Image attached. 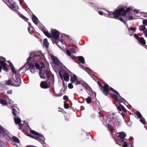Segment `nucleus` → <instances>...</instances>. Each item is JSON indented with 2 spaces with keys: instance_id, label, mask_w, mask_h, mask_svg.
Listing matches in <instances>:
<instances>
[{
  "instance_id": "36",
  "label": "nucleus",
  "mask_w": 147,
  "mask_h": 147,
  "mask_svg": "<svg viewBox=\"0 0 147 147\" xmlns=\"http://www.w3.org/2000/svg\"><path fill=\"white\" fill-rule=\"evenodd\" d=\"M143 33L144 34L145 36L147 37V29L143 31Z\"/></svg>"
},
{
  "instance_id": "23",
  "label": "nucleus",
  "mask_w": 147,
  "mask_h": 147,
  "mask_svg": "<svg viewBox=\"0 0 147 147\" xmlns=\"http://www.w3.org/2000/svg\"><path fill=\"white\" fill-rule=\"evenodd\" d=\"M43 43L47 48L48 47L49 45V43L48 42L47 39L45 38L44 39Z\"/></svg>"
},
{
  "instance_id": "2",
  "label": "nucleus",
  "mask_w": 147,
  "mask_h": 147,
  "mask_svg": "<svg viewBox=\"0 0 147 147\" xmlns=\"http://www.w3.org/2000/svg\"><path fill=\"white\" fill-rule=\"evenodd\" d=\"M36 52H39L40 54L38 55H35L34 57L35 58V60H33L31 58L34 65L37 69H40L39 75L40 77L42 78H50V75L48 71V69L45 66L44 64L42 62V59L43 58V55L41 51H37Z\"/></svg>"
},
{
  "instance_id": "51",
  "label": "nucleus",
  "mask_w": 147,
  "mask_h": 147,
  "mask_svg": "<svg viewBox=\"0 0 147 147\" xmlns=\"http://www.w3.org/2000/svg\"><path fill=\"white\" fill-rule=\"evenodd\" d=\"M98 108L99 109L100 108V106L99 105H98Z\"/></svg>"
},
{
  "instance_id": "27",
  "label": "nucleus",
  "mask_w": 147,
  "mask_h": 147,
  "mask_svg": "<svg viewBox=\"0 0 147 147\" xmlns=\"http://www.w3.org/2000/svg\"><path fill=\"white\" fill-rule=\"evenodd\" d=\"M85 88L86 91L89 93L88 92H90L91 91V88L88 85H86L85 86Z\"/></svg>"
},
{
  "instance_id": "29",
  "label": "nucleus",
  "mask_w": 147,
  "mask_h": 147,
  "mask_svg": "<svg viewBox=\"0 0 147 147\" xmlns=\"http://www.w3.org/2000/svg\"><path fill=\"white\" fill-rule=\"evenodd\" d=\"M5 145L4 142L0 140V147H5Z\"/></svg>"
},
{
  "instance_id": "21",
  "label": "nucleus",
  "mask_w": 147,
  "mask_h": 147,
  "mask_svg": "<svg viewBox=\"0 0 147 147\" xmlns=\"http://www.w3.org/2000/svg\"><path fill=\"white\" fill-rule=\"evenodd\" d=\"M0 103L4 105H7L6 101L3 99L1 98H0Z\"/></svg>"
},
{
  "instance_id": "32",
  "label": "nucleus",
  "mask_w": 147,
  "mask_h": 147,
  "mask_svg": "<svg viewBox=\"0 0 147 147\" xmlns=\"http://www.w3.org/2000/svg\"><path fill=\"white\" fill-rule=\"evenodd\" d=\"M4 133V131L3 128L0 125V134Z\"/></svg>"
},
{
  "instance_id": "4",
  "label": "nucleus",
  "mask_w": 147,
  "mask_h": 147,
  "mask_svg": "<svg viewBox=\"0 0 147 147\" xmlns=\"http://www.w3.org/2000/svg\"><path fill=\"white\" fill-rule=\"evenodd\" d=\"M40 29L48 37L52 38L53 42H54V43H55L59 48H61V47L58 43H59V44L61 45H64L65 42L63 39H61L60 40H59V33L57 30L52 29L51 30V35L48 33L47 31L45 30L44 27L40 26Z\"/></svg>"
},
{
  "instance_id": "52",
  "label": "nucleus",
  "mask_w": 147,
  "mask_h": 147,
  "mask_svg": "<svg viewBox=\"0 0 147 147\" xmlns=\"http://www.w3.org/2000/svg\"><path fill=\"white\" fill-rule=\"evenodd\" d=\"M28 31L30 33H31V32H30V29H28Z\"/></svg>"
},
{
  "instance_id": "42",
  "label": "nucleus",
  "mask_w": 147,
  "mask_h": 147,
  "mask_svg": "<svg viewBox=\"0 0 147 147\" xmlns=\"http://www.w3.org/2000/svg\"><path fill=\"white\" fill-rule=\"evenodd\" d=\"M134 37L137 40H138V39L140 38V37H139L137 34H134Z\"/></svg>"
},
{
  "instance_id": "11",
  "label": "nucleus",
  "mask_w": 147,
  "mask_h": 147,
  "mask_svg": "<svg viewBox=\"0 0 147 147\" xmlns=\"http://www.w3.org/2000/svg\"><path fill=\"white\" fill-rule=\"evenodd\" d=\"M6 1L7 2V5L10 8L12 9H18V6L16 5V3L12 0H7Z\"/></svg>"
},
{
  "instance_id": "54",
  "label": "nucleus",
  "mask_w": 147,
  "mask_h": 147,
  "mask_svg": "<svg viewBox=\"0 0 147 147\" xmlns=\"http://www.w3.org/2000/svg\"><path fill=\"white\" fill-rule=\"evenodd\" d=\"M123 115H124V114L123 113L122 115V116H123Z\"/></svg>"
},
{
  "instance_id": "48",
  "label": "nucleus",
  "mask_w": 147,
  "mask_h": 147,
  "mask_svg": "<svg viewBox=\"0 0 147 147\" xmlns=\"http://www.w3.org/2000/svg\"><path fill=\"white\" fill-rule=\"evenodd\" d=\"M143 16L145 17H147V13H145V14Z\"/></svg>"
},
{
  "instance_id": "44",
  "label": "nucleus",
  "mask_w": 147,
  "mask_h": 147,
  "mask_svg": "<svg viewBox=\"0 0 147 147\" xmlns=\"http://www.w3.org/2000/svg\"><path fill=\"white\" fill-rule=\"evenodd\" d=\"M7 93L9 94H11L12 93V90H10L7 92Z\"/></svg>"
},
{
  "instance_id": "28",
  "label": "nucleus",
  "mask_w": 147,
  "mask_h": 147,
  "mask_svg": "<svg viewBox=\"0 0 147 147\" xmlns=\"http://www.w3.org/2000/svg\"><path fill=\"white\" fill-rule=\"evenodd\" d=\"M140 29L141 31H144V30L146 29L145 26L144 25H141L139 26Z\"/></svg>"
},
{
  "instance_id": "7",
  "label": "nucleus",
  "mask_w": 147,
  "mask_h": 147,
  "mask_svg": "<svg viewBox=\"0 0 147 147\" xmlns=\"http://www.w3.org/2000/svg\"><path fill=\"white\" fill-rule=\"evenodd\" d=\"M17 111L14 108L12 109V113L13 115L16 117L14 118V121L15 123L16 124H18L19 125V129H22L23 128V126L22 124L21 123V119L19 118H18L16 116V113Z\"/></svg>"
},
{
  "instance_id": "46",
  "label": "nucleus",
  "mask_w": 147,
  "mask_h": 147,
  "mask_svg": "<svg viewBox=\"0 0 147 147\" xmlns=\"http://www.w3.org/2000/svg\"><path fill=\"white\" fill-rule=\"evenodd\" d=\"M76 84H81L80 82V81H78L77 80L76 81Z\"/></svg>"
},
{
  "instance_id": "55",
  "label": "nucleus",
  "mask_w": 147,
  "mask_h": 147,
  "mask_svg": "<svg viewBox=\"0 0 147 147\" xmlns=\"http://www.w3.org/2000/svg\"><path fill=\"white\" fill-rule=\"evenodd\" d=\"M3 136L4 137H5V135H3Z\"/></svg>"
},
{
  "instance_id": "18",
  "label": "nucleus",
  "mask_w": 147,
  "mask_h": 147,
  "mask_svg": "<svg viewBox=\"0 0 147 147\" xmlns=\"http://www.w3.org/2000/svg\"><path fill=\"white\" fill-rule=\"evenodd\" d=\"M64 80L68 82L69 80V76L67 73H64L63 74Z\"/></svg>"
},
{
  "instance_id": "25",
  "label": "nucleus",
  "mask_w": 147,
  "mask_h": 147,
  "mask_svg": "<svg viewBox=\"0 0 147 147\" xmlns=\"http://www.w3.org/2000/svg\"><path fill=\"white\" fill-rule=\"evenodd\" d=\"M13 140L16 143H19L20 140L16 136H13L12 137Z\"/></svg>"
},
{
  "instance_id": "24",
  "label": "nucleus",
  "mask_w": 147,
  "mask_h": 147,
  "mask_svg": "<svg viewBox=\"0 0 147 147\" xmlns=\"http://www.w3.org/2000/svg\"><path fill=\"white\" fill-rule=\"evenodd\" d=\"M66 52L67 54L69 56L72 58L73 59H74L76 58V57L72 55H71L70 51L68 50H66Z\"/></svg>"
},
{
  "instance_id": "15",
  "label": "nucleus",
  "mask_w": 147,
  "mask_h": 147,
  "mask_svg": "<svg viewBox=\"0 0 147 147\" xmlns=\"http://www.w3.org/2000/svg\"><path fill=\"white\" fill-rule=\"evenodd\" d=\"M32 19L33 22L36 25H37L38 24V20L37 18L34 15H32Z\"/></svg>"
},
{
  "instance_id": "16",
  "label": "nucleus",
  "mask_w": 147,
  "mask_h": 147,
  "mask_svg": "<svg viewBox=\"0 0 147 147\" xmlns=\"http://www.w3.org/2000/svg\"><path fill=\"white\" fill-rule=\"evenodd\" d=\"M81 67L84 70L86 71L88 74H90L91 72V69L87 67H85L83 65H81Z\"/></svg>"
},
{
  "instance_id": "9",
  "label": "nucleus",
  "mask_w": 147,
  "mask_h": 147,
  "mask_svg": "<svg viewBox=\"0 0 147 147\" xmlns=\"http://www.w3.org/2000/svg\"><path fill=\"white\" fill-rule=\"evenodd\" d=\"M116 136L119 142H124L126 136V134L124 132L122 131L117 133L116 134Z\"/></svg>"
},
{
  "instance_id": "49",
  "label": "nucleus",
  "mask_w": 147,
  "mask_h": 147,
  "mask_svg": "<svg viewBox=\"0 0 147 147\" xmlns=\"http://www.w3.org/2000/svg\"><path fill=\"white\" fill-rule=\"evenodd\" d=\"M26 147H36L35 146H26Z\"/></svg>"
},
{
  "instance_id": "39",
  "label": "nucleus",
  "mask_w": 147,
  "mask_h": 147,
  "mask_svg": "<svg viewBox=\"0 0 147 147\" xmlns=\"http://www.w3.org/2000/svg\"><path fill=\"white\" fill-rule=\"evenodd\" d=\"M72 84V83H69L68 84V87L70 89H72L73 88V85Z\"/></svg>"
},
{
  "instance_id": "35",
  "label": "nucleus",
  "mask_w": 147,
  "mask_h": 147,
  "mask_svg": "<svg viewBox=\"0 0 147 147\" xmlns=\"http://www.w3.org/2000/svg\"><path fill=\"white\" fill-rule=\"evenodd\" d=\"M49 55L50 56L51 59V58L52 56H54L53 55L52 53V52L49 51H48Z\"/></svg>"
},
{
  "instance_id": "41",
  "label": "nucleus",
  "mask_w": 147,
  "mask_h": 147,
  "mask_svg": "<svg viewBox=\"0 0 147 147\" xmlns=\"http://www.w3.org/2000/svg\"><path fill=\"white\" fill-rule=\"evenodd\" d=\"M119 19L120 21L125 24V20L123 19L122 18H119Z\"/></svg>"
},
{
  "instance_id": "26",
  "label": "nucleus",
  "mask_w": 147,
  "mask_h": 147,
  "mask_svg": "<svg viewBox=\"0 0 147 147\" xmlns=\"http://www.w3.org/2000/svg\"><path fill=\"white\" fill-rule=\"evenodd\" d=\"M86 100L87 103L90 104L92 101L91 98L90 97L88 96L87 98H86Z\"/></svg>"
},
{
  "instance_id": "13",
  "label": "nucleus",
  "mask_w": 147,
  "mask_h": 147,
  "mask_svg": "<svg viewBox=\"0 0 147 147\" xmlns=\"http://www.w3.org/2000/svg\"><path fill=\"white\" fill-rule=\"evenodd\" d=\"M136 115L137 117L140 119V121L145 125L146 122L144 118L142 117L141 113L139 111H137L136 113Z\"/></svg>"
},
{
  "instance_id": "22",
  "label": "nucleus",
  "mask_w": 147,
  "mask_h": 147,
  "mask_svg": "<svg viewBox=\"0 0 147 147\" xmlns=\"http://www.w3.org/2000/svg\"><path fill=\"white\" fill-rule=\"evenodd\" d=\"M77 58L82 63V64L85 63V62L84 57L82 56H78Z\"/></svg>"
},
{
  "instance_id": "43",
  "label": "nucleus",
  "mask_w": 147,
  "mask_h": 147,
  "mask_svg": "<svg viewBox=\"0 0 147 147\" xmlns=\"http://www.w3.org/2000/svg\"><path fill=\"white\" fill-rule=\"evenodd\" d=\"M71 51L72 53H76V51L75 50V49H71Z\"/></svg>"
},
{
  "instance_id": "50",
  "label": "nucleus",
  "mask_w": 147,
  "mask_h": 147,
  "mask_svg": "<svg viewBox=\"0 0 147 147\" xmlns=\"http://www.w3.org/2000/svg\"><path fill=\"white\" fill-rule=\"evenodd\" d=\"M2 69V67L0 66V72H1Z\"/></svg>"
},
{
  "instance_id": "37",
  "label": "nucleus",
  "mask_w": 147,
  "mask_h": 147,
  "mask_svg": "<svg viewBox=\"0 0 147 147\" xmlns=\"http://www.w3.org/2000/svg\"><path fill=\"white\" fill-rule=\"evenodd\" d=\"M123 142H124V143L122 147H127L128 146L127 143L126 142H125V141Z\"/></svg>"
},
{
  "instance_id": "47",
  "label": "nucleus",
  "mask_w": 147,
  "mask_h": 147,
  "mask_svg": "<svg viewBox=\"0 0 147 147\" xmlns=\"http://www.w3.org/2000/svg\"><path fill=\"white\" fill-rule=\"evenodd\" d=\"M132 19H133L132 16H130V17H129V20H132Z\"/></svg>"
},
{
  "instance_id": "17",
  "label": "nucleus",
  "mask_w": 147,
  "mask_h": 147,
  "mask_svg": "<svg viewBox=\"0 0 147 147\" xmlns=\"http://www.w3.org/2000/svg\"><path fill=\"white\" fill-rule=\"evenodd\" d=\"M139 43L143 45H145L146 44L145 40L142 37H140L138 40Z\"/></svg>"
},
{
  "instance_id": "33",
  "label": "nucleus",
  "mask_w": 147,
  "mask_h": 147,
  "mask_svg": "<svg viewBox=\"0 0 147 147\" xmlns=\"http://www.w3.org/2000/svg\"><path fill=\"white\" fill-rule=\"evenodd\" d=\"M107 127L109 129H110L111 131H112L113 127L110 124H108L107 125Z\"/></svg>"
},
{
  "instance_id": "56",
  "label": "nucleus",
  "mask_w": 147,
  "mask_h": 147,
  "mask_svg": "<svg viewBox=\"0 0 147 147\" xmlns=\"http://www.w3.org/2000/svg\"><path fill=\"white\" fill-rule=\"evenodd\" d=\"M131 147H133V146H131Z\"/></svg>"
},
{
  "instance_id": "14",
  "label": "nucleus",
  "mask_w": 147,
  "mask_h": 147,
  "mask_svg": "<svg viewBox=\"0 0 147 147\" xmlns=\"http://www.w3.org/2000/svg\"><path fill=\"white\" fill-rule=\"evenodd\" d=\"M51 59L52 60L53 62L55 64L57 65L59 64V60L57 57L55 56H52Z\"/></svg>"
},
{
  "instance_id": "19",
  "label": "nucleus",
  "mask_w": 147,
  "mask_h": 147,
  "mask_svg": "<svg viewBox=\"0 0 147 147\" xmlns=\"http://www.w3.org/2000/svg\"><path fill=\"white\" fill-rule=\"evenodd\" d=\"M118 109L120 111H122L123 112H125L126 111V109L125 108L121 105H120L119 106L117 107Z\"/></svg>"
},
{
  "instance_id": "6",
  "label": "nucleus",
  "mask_w": 147,
  "mask_h": 147,
  "mask_svg": "<svg viewBox=\"0 0 147 147\" xmlns=\"http://www.w3.org/2000/svg\"><path fill=\"white\" fill-rule=\"evenodd\" d=\"M31 132L32 134L35 135L34 136H31L32 138L37 140L42 144L44 143L45 139L44 136L41 134H39V133L32 130H31Z\"/></svg>"
},
{
  "instance_id": "3",
  "label": "nucleus",
  "mask_w": 147,
  "mask_h": 147,
  "mask_svg": "<svg viewBox=\"0 0 147 147\" xmlns=\"http://www.w3.org/2000/svg\"><path fill=\"white\" fill-rule=\"evenodd\" d=\"M98 84L100 87H101V90L103 91V93L106 95H107L109 93V90L113 92V94H112V98L114 99L118 103H121L123 101L124 104L126 102V100L123 98L121 97L119 93L115 90L113 88L110 87L109 88V86L107 84H105L103 87L102 85L99 82H98Z\"/></svg>"
},
{
  "instance_id": "53",
  "label": "nucleus",
  "mask_w": 147,
  "mask_h": 147,
  "mask_svg": "<svg viewBox=\"0 0 147 147\" xmlns=\"http://www.w3.org/2000/svg\"><path fill=\"white\" fill-rule=\"evenodd\" d=\"M117 144H118L119 146H121V145H120V144H118V143H117Z\"/></svg>"
},
{
  "instance_id": "8",
  "label": "nucleus",
  "mask_w": 147,
  "mask_h": 147,
  "mask_svg": "<svg viewBox=\"0 0 147 147\" xmlns=\"http://www.w3.org/2000/svg\"><path fill=\"white\" fill-rule=\"evenodd\" d=\"M54 83V81L53 80H51L50 82L48 80L47 81H42L40 83V86L41 88L46 89L49 88Z\"/></svg>"
},
{
  "instance_id": "40",
  "label": "nucleus",
  "mask_w": 147,
  "mask_h": 147,
  "mask_svg": "<svg viewBox=\"0 0 147 147\" xmlns=\"http://www.w3.org/2000/svg\"><path fill=\"white\" fill-rule=\"evenodd\" d=\"M64 107L65 109H68L69 108V105L68 104L65 103L64 104Z\"/></svg>"
},
{
  "instance_id": "20",
  "label": "nucleus",
  "mask_w": 147,
  "mask_h": 147,
  "mask_svg": "<svg viewBox=\"0 0 147 147\" xmlns=\"http://www.w3.org/2000/svg\"><path fill=\"white\" fill-rule=\"evenodd\" d=\"M77 77L75 75H74L73 77H71L70 81L71 83H74L77 80Z\"/></svg>"
},
{
  "instance_id": "45",
  "label": "nucleus",
  "mask_w": 147,
  "mask_h": 147,
  "mask_svg": "<svg viewBox=\"0 0 147 147\" xmlns=\"http://www.w3.org/2000/svg\"><path fill=\"white\" fill-rule=\"evenodd\" d=\"M67 98H68L66 96H65V95L63 97V99L64 100L67 99Z\"/></svg>"
},
{
  "instance_id": "31",
  "label": "nucleus",
  "mask_w": 147,
  "mask_h": 147,
  "mask_svg": "<svg viewBox=\"0 0 147 147\" xmlns=\"http://www.w3.org/2000/svg\"><path fill=\"white\" fill-rule=\"evenodd\" d=\"M133 12L135 15L137 16H138V14L139 12L138 10H136V9H134Z\"/></svg>"
},
{
  "instance_id": "12",
  "label": "nucleus",
  "mask_w": 147,
  "mask_h": 147,
  "mask_svg": "<svg viewBox=\"0 0 147 147\" xmlns=\"http://www.w3.org/2000/svg\"><path fill=\"white\" fill-rule=\"evenodd\" d=\"M3 60H5V58L2 57H0V66L2 67L3 69L5 71H7V66L6 63L3 61Z\"/></svg>"
},
{
  "instance_id": "34",
  "label": "nucleus",
  "mask_w": 147,
  "mask_h": 147,
  "mask_svg": "<svg viewBox=\"0 0 147 147\" xmlns=\"http://www.w3.org/2000/svg\"><path fill=\"white\" fill-rule=\"evenodd\" d=\"M128 28V31L130 32V30H136V29L135 28H132L130 27L129 28L128 27H127Z\"/></svg>"
},
{
  "instance_id": "10",
  "label": "nucleus",
  "mask_w": 147,
  "mask_h": 147,
  "mask_svg": "<svg viewBox=\"0 0 147 147\" xmlns=\"http://www.w3.org/2000/svg\"><path fill=\"white\" fill-rule=\"evenodd\" d=\"M110 118L112 119L114 121L115 123H116V125L117 127H118L120 125V121L118 118L117 116L115 115V113H113L109 116Z\"/></svg>"
},
{
  "instance_id": "30",
  "label": "nucleus",
  "mask_w": 147,
  "mask_h": 147,
  "mask_svg": "<svg viewBox=\"0 0 147 147\" xmlns=\"http://www.w3.org/2000/svg\"><path fill=\"white\" fill-rule=\"evenodd\" d=\"M19 15L20 17L23 18L25 21H26L28 20V19L27 18L25 17L24 15H22V14L20 13L19 14Z\"/></svg>"
},
{
  "instance_id": "57",
  "label": "nucleus",
  "mask_w": 147,
  "mask_h": 147,
  "mask_svg": "<svg viewBox=\"0 0 147 147\" xmlns=\"http://www.w3.org/2000/svg\"><path fill=\"white\" fill-rule=\"evenodd\" d=\"M146 129H147V128H146Z\"/></svg>"
},
{
  "instance_id": "38",
  "label": "nucleus",
  "mask_w": 147,
  "mask_h": 147,
  "mask_svg": "<svg viewBox=\"0 0 147 147\" xmlns=\"http://www.w3.org/2000/svg\"><path fill=\"white\" fill-rule=\"evenodd\" d=\"M143 24L145 26H147V20H143Z\"/></svg>"
},
{
  "instance_id": "1",
  "label": "nucleus",
  "mask_w": 147,
  "mask_h": 147,
  "mask_svg": "<svg viewBox=\"0 0 147 147\" xmlns=\"http://www.w3.org/2000/svg\"><path fill=\"white\" fill-rule=\"evenodd\" d=\"M38 54L40 53L39 52L31 53L26 63L17 71H16L14 66L11 63L9 65L13 73L16 74V80L13 79L9 80L6 81V84L8 85H11L16 87L19 86L21 84L20 75H19L20 73L21 74L23 73L26 70H29L31 73H34L35 72V68L34 67V63L32 62L31 58L32 60H35V58L34 57L35 56V55H38Z\"/></svg>"
},
{
  "instance_id": "5",
  "label": "nucleus",
  "mask_w": 147,
  "mask_h": 147,
  "mask_svg": "<svg viewBox=\"0 0 147 147\" xmlns=\"http://www.w3.org/2000/svg\"><path fill=\"white\" fill-rule=\"evenodd\" d=\"M132 9L131 8L129 7L127 8L126 10L123 8H121L119 9L117 11L114 12H112L109 11H107V13H104L101 11H99L98 13L101 15H104L106 16L108 15L109 18H117L121 16H125L126 13H128L129 11H131Z\"/></svg>"
}]
</instances>
